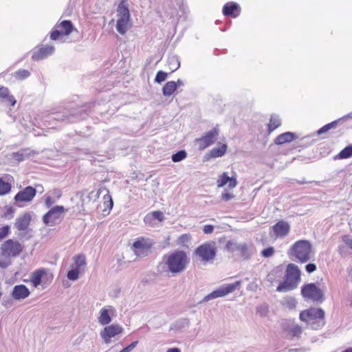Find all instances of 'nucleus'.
I'll list each match as a JSON object with an SVG mask.
<instances>
[{"label":"nucleus","mask_w":352,"mask_h":352,"mask_svg":"<svg viewBox=\"0 0 352 352\" xmlns=\"http://www.w3.org/2000/svg\"><path fill=\"white\" fill-rule=\"evenodd\" d=\"M124 329L122 326L113 324L105 327L100 332V336L106 344H109L111 342V338L122 333Z\"/></svg>","instance_id":"13"},{"label":"nucleus","mask_w":352,"mask_h":352,"mask_svg":"<svg viewBox=\"0 0 352 352\" xmlns=\"http://www.w3.org/2000/svg\"><path fill=\"white\" fill-rule=\"evenodd\" d=\"M216 133H207L201 138L197 139L196 142L199 150H204L209 146L212 145L215 141Z\"/></svg>","instance_id":"22"},{"label":"nucleus","mask_w":352,"mask_h":352,"mask_svg":"<svg viewBox=\"0 0 352 352\" xmlns=\"http://www.w3.org/2000/svg\"><path fill=\"white\" fill-rule=\"evenodd\" d=\"M348 118H351L352 119V111L351 113H349L348 115L342 117V118H340L337 120H334L330 123H328L327 124H325L324 126H323L322 127H321L320 129H318L316 132H318V133H324V132H327L329 130L331 129H335L336 126L340 122H343L344 120L348 119Z\"/></svg>","instance_id":"24"},{"label":"nucleus","mask_w":352,"mask_h":352,"mask_svg":"<svg viewBox=\"0 0 352 352\" xmlns=\"http://www.w3.org/2000/svg\"><path fill=\"white\" fill-rule=\"evenodd\" d=\"M296 138L295 133H280L275 140L276 144L290 142Z\"/></svg>","instance_id":"30"},{"label":"nucleus","mask_w":352,"mask_h":352,"mask_svg":"<svg viewBox=\"0 0 352 352\" xmlns=\"http://www.w3.org/2000/svg\"><path fill=\"white\" fill-rule=\"evenodd\" d=\"M227 184L230 188H234L237 185V181L235 177H229L226 173H223L217 179V185L219 188H221Z\"/></svg>","instance_id":"20"},{"label":"nucleus","mask_w":352,"mask_h":352,"mask_svg":"<svg viewBox=\"0 0 352 352\" xmlns=\"http://www.w3.org/2000/svg\"><path fill=\"white\" fill-rule=\"evenodd\" d=\"M53 278V274L50 272L49 270L40 268L31 274L30 281L34 287H37L40 285L45 287L52 281Z\"/></svg>","instance_id":"7"},{"label":"nucleus","mask_w":352,"mask_h":352,"mask_svg":"<svg viewBox=\"0 0 352 352\" xmlns=\"http://www.w3.org/2000/svg\"><path fill=\"white\" fill-rule=\"evenodd\" d=\"M138 344V341H134L119 352H131L137 346Z\"/></svg>","instance_id":"50"},{"label":"nucleus","mask_w":352,"mask_h":352,"mask_svg":"<svg viewBox=\"0 0 352 352\" xmlns=\"http://www.w3.org/2000/svg\"><path fill=\"white\" fill-rule=\"evenodd\" d=\"M240 281H236L234 283L229 284L225 287L219 288L217 290H214L210 294L206 296L204 298V300L208 301L218 297L225 296L226 295L233 292L237 287L240 286Z\"/></svg>","instance_id":"14"},{"label":"nucleus","mask_w":352,"mask_h":352,"mask_svg":"<svg viewBox=\"0 0 352 352\" xmlns=\"http://www.w3.org/2000/svg\"><path fill=\"white\" fill-rule=\"evenodd\" d=\"M36 195V190L32 186H27L18 192L14 200L18 207H23L24 204L31 202Z\"/></svg>","instance_id":"11"},{"label":"nucleus","mask_w":352,"mask_h":352,"mask_svg":"<svg viewBox=\"0 0 352 352\" xmlns=\"http://www.w3.org/2000/svg\"><path fill=\"white\" fill-rule=\"evenodd\" d=\"M175 83L176 85V88L177 89L179 87L184 85V82L181 79H178L177 81H175Z\"/></svg>","instance_id":"58"},{"label":"nucleus","mask_w":352,"mask_h":352,"mask_svg":"<svg viewBox=\"0 0 352 352\" xmlns=\"http://www.w3.org/2000/svg\"><path fill=\"white\" fill-rule=\"evenodd\" d=\"M168 76V74L166 72H164L163 71H158L156 74L155 78V82L161 84L162 82H164Z\"/></svg>","instance_id":"44"},{"label":"nucleus","mask_w":352,"mask_h":352,"mask_svg":"<svg viewBox=\"0 0 352 352\" xmlns=\"http://www.w3.org/2000/svg\"><path fill=\"white\" fill-rule=\"evenodd\" d=\"M302 333V327L298 324H296L287 329V338L289 340H293L294 338H300Z\"/></svg>","instance_id":"29"},{"label":"nucleus","mask_w":352,"mask_h":352,"mask_svg":"<svg viewBox=\"0 0 352 352\" xmlns=\"http://www.w3.org/2000/svg\"><path fill=\"white\" fill-rule=\"evenodd\" d=\"M60 28H56L53 30L50 33V38L53 41L57 40L61 35L64 34L63 31L59 30Z\"/></svg>","instance_id":"46"},{"label":"nucleus","mask_w":352,"mask_h":352,"mask_svg":"<svg viewBox=\"0 0 352 352\" xmlns=\"http://www.w3.org/2000/svg\"><path fill=\"white\" fill-rule=\"evenodd\" d=\"M154 242L151 239L142 236L134 241L132 249L137 256L145 257L148 254Z\"/></svg>","instance_id":"9"},{"label":"nucleus","mask_w":352,"mask_h":352,"mask_svg":"<svg viewBox=\"0 0 352 352\" xmlns=\"http://www.w3.org/2000/svg\"><path fill=\"white\" fill-rule=\"evenodd\" d=\"M118 19L130 20V12L125 1H122L117 9Z\"/></svg>","instance_id":"25"},{"label":"nucleus","mask_w":352,"mask_h":352,"mask_svg":"<svg viewBox=\"0 0 352 352\" xmlns=\"http://www.w3.org/2000/svg\"><path fill=\"white\" fill-rule=\"evenodd\" d=\"M214 230V226L212 225H206L203 228V231L205 234H210Z\"/></svg>","instance_id":"53"},{"label":"nucleus","mask_w":352,"mask_h":352,"mask_svg":"<svg viewBox=\"0 0 352 352\" xmlns=\"http://www.w3.org/2000/svg\"><path fill=\"white\" fill-rule=\"evenodd\" d=\"M183 3V0H176V4L177 6H179V7L181 6V5Z\"/></svg>","instance_id":"61"},{"label":"nucleus","mask_w":352,"mask_h":352,"mask_svg":"<svg viewBox=\"0 0 352 352\" xmlns=\"http://www.w3.org/2000/svg\"><path fill=\"white\" fill-rule=\"evenodd\" d=\"M274 249L273 247H270V248H265L264 250H263L261 251V255L263 256V257H265V258H269L270 256H272V255H274Z\"/></svg>","instance_id":"48"},{"label":"nucleus","mask_w":352,"mask_h":352,"mask_svg":"<svg viewBox=\"0 0 352 352\" xmlns=\"http://www.w3.org/2000/svg\"><path fill=\"white\" fill-rule=\"evenodd\" d=\"M10 232V227L8 225L0 228V240L6 237Z\"/></svg>","instance_id":"47"},{"label":"nucleus","mask_w":352,"mask_h":352,"mask_svg":"<svg viewBox=\"0 0 352 352\" xmlns=\"http://www.w3.org/2000/svg\"><path fill=\"white\" fill-rule=\"evenodd\" d=\"M103 200H104V208L102 210L103 212H109L112 207H113V200L111 199V195H106L103 197Z\"/></svg>","instance_id":"40"},{"label":"nucleus","mask_w":352,"mask_h":352,"mask_svg":"<svg viewBox=\"0 0 352 352\" xmlns=\"http://www.w3.org/2000/svg\"><path fill=\"white\" fill-rule=\"evenodd\" d=\"M15 155H16V156H18V158H17V160H22V159H21V158H20V155H19V154H18V153H16V154H15Z\"/></svg>","instance_id":"63"},{"label":"nucleus","mask_w":352,"mask_h":352,"mask_svg":"<svg viewBox=\"0 0 352 352\" xmlns=\"http://www.w3.org/2000/svg\"><path fill=\"white\" fill-rule=\"evenodd\" d=\"M23 250V246L16 240L8 239L0 247L1 254L6 258L16 257Z\"/></svg>","instance_id":"6"},{"label":"nucleus","mask_w":352,"mask_h":352,"mask_svg":"<svg viewBox=\"0 0 352 352\" xmlns=\"http://www.w3.org/2000/svg\"><path fill=\"white\" fill-rule=\"evenodd\" d=\"M352 156V146H348L342 149L337 155L336 158L346 159Z\"/></svg>","instance_id":"38"},{"label":"nucleus","mask_w":352,"mask_h":352,"mask_svg":"<svg viewBox=\"0 0 352 352\" xmlns=\"http://www.w3.org/2000/svg\"><path fill=\"white\" fill-rule=\"evenodd\" d=\"M164 219V217L163 212L160 210H156L147 214L145 216L144 221L145 223L150 224L153 219H157L160 222H162Z\"/></svg>","instance_id":"28"},{"label":"nucleus","mask_w":352,"mask_h":352,"mask_svg":"<svg viewBox=\"0 0 352 352\" xmlns=\"http://www.w3.org/2000/svg\"><path fill=\"white\" fill-rule=\"evenodd\" d=\"M300 270L296 265L288 264L285 270V280L279 284L276 291L285 292L296 289L300 281Z\"/></svg>","instance_id":"2"},{"label":"nucleus","mask_w":352,"mask_h":352,"mask_svg":"<svg viewBox=\"0 0 352 352\" xmlns=\"http://www.w3.org/2000/svg\"><path fill=\"white\" fill-rule=\"evenodd\" d=\"M0 98H7L12 106H14L16 100L13 96L9 95V89L7 87L0 85Z\"/></svg>","instance_id":"32"},{"label":"nucleus","mask_w":352,"mask_h":352,"mask_svg":"<svg viewBox=\"0 0 352 352\" xmlns=\"http://www.w3.org/2000/svg\"><path fill=\"white\" fill-rule=\"evenodd\" d=\"M226 247L228 252H234L237 251L239 252V256L243 260H248L250 258L251 254L248 246L245 243L237 244L230 241L226 243Z\"/></svg>","instance_id":"15"},{"label":"nucleus","mask_w":352,"mask_h":352,"mask_svg":"<svg viewBox=\"0 0 352 352\" xmlns=\"http://www.w3.org/2000/svg\"><path fill=\"white\" fill-rule=\"evenodd\" d=\"M54 201L52 197H50V196L46 197V198L45 199V204L47 208L51 207L52 206V204H54Z\"/></svg>","instance_id":"54"},{"label":"nucleus","mask_w":352,"mask_h":352,"mask_svg":"<svg viewBox=\"0 0 352 352\" xmlns=\"http://www.w3.org/2000/svg\"><path fill=\"white\" fill-rule=\"evenodd\" d=\"M80 270L78 269H72L68 271L67 277L70 280H76L78 278Z\"/></svg>","instance_id":"43"},{"label":"nucleus","mask_w":352,"mask_h":352,"mask_svg":"<svg viewBox=\"0 0 352 352\" xmlns=\"http://www.w3.org/2000/svg\"><path fill=\"white\" fill-rule=\"evenodd\" d=\"M301 294L304 298L316 302H322L324 300L322 291L314 283L304 285L301 288Z\"/></svg>","instance_id":"10"},{"label":"nucleus","mask_w":352,"mask_h":352,"mask_svg":"<svg viewBox=\"0 0 352 352\" xmlns=\"http://www.w3.org/2000/svg\"><path fill=\"white\" fill-rule=\"evenodd\" d=\"M281 124L280 120L277 115H272L268 124V132L276 130Z\"/></svg>","instance_id":"36"},{"label":"nucleus","mask_w":352,"mask_h":352,"mask_svg":"<svg viewBox=\"0 0 352 352\" xmlns=\"http://www.w3.org/2000/svg\"><path fill=\"white\" fill-rule=\"evenodd\" d=\"M227 150V145L225 144L219 145L217 148H213L212 150L209 151L207 154V158H217L223 156Z\"/></svg>","instance_id":"26"},{"label":"nucleus","mask_w":352,"mask_h":352,"mask_svg":"<svg viewBox=\"0 0 352 352\" xmlns=\"http://www.w3.org/2000/svg\"><path fill=\"white\" fill-rule=\"evenodd\" d=\"M15 155H16V156H18V158H17V160H22V159H21V158H20V155H19V154H18V153H16V154H15Z\"/></svg>","instance_id":"64"},{"label":"nucleus","mask_w":352,"mask_h":352,"mask_svg":"<svg viewBox=\"0 0 352 352\" xmlns=\"http://www.w3.org/2000/svg\"><path fill=\"white\" fill-rule=\"evenodd\" d=\"M342 352H352V346L351 347H349L347 349H346L345 350H344Z\"/></svg>","instance_id":"62"},{"label":"nucleus","mask_w":352,"mask_h":352,"mask_svg":"<svg viewBox=\"0 0 352 352\" xmlns=\"http://www.w3.org/2000/svg\"><path fill=\"white\" fill-rule=\"evenodd\" d=\"M167 13L169 14L170 17L172 18L177 14V11L176 8H170V10H168Z\"/></svg>","instance_id":"55"},{"label":"nucleus","mask_w":352,"mask_h":352,"mask_svg":"<svg viewBox=\"0 0 352 352\" xmlns=\"http://www.w3.org/2000/svg\"><path fill=\"white\" fill-rule=\"evenodd\" d=\"M166 352H181V351L178 348H170Z\"/></svg>","instance_id":"59"},{"label":"nucleus","mask_w":352,"mask_h":352,"mask_svg":"<svg viewBox=\"0 0 352 352\" xmlns=\"http://www.w3.org/2000/svg\"><path fill=\"white\" fill-rule=\"evenodd\" d=\"M114 311V309L111 306L102 308L98 317V322L100 324L106 325L110 323L111 321L110 314L113 313Z\"/></svg>","instance_id":"23"},{"label":"nucleus","mask_w":352,"mask_h":352,"mask_svg":"<svg viewBox=\"0 0 352 352\" xmlns=\"http://www.w3.org/2000/svg\"><path fill=\"white\" fill-rule=\"evenodd\" d=\"M177 90L175 81L167 82L162 88V94L166 97L170 96Z\"/></svg>","instance_id":"31"},{"label":"nucleus","mask_w":352,"mask_h":352,"mask_svg":"<svg viewBox=\"0 0 352 352\" xmlns=\"http://www.w3.org/2000/svg\"><path fill=\"white\" fill-rule=\"evenodd\" d=\"M31 219L30 214L25 212L16 219L14 226L19 231H26L28 229Z\"/></svg>","instance_id":"19"},{"label":"nucleus","mask_w":352,"mask_h":352,"mask_svg":"<svg viewBox=\"0 0 352 352\" xmlns=\"http://www.w3.org/2000/svg\"><path fill=\"white\" fill-rule=\"evenodd\" d=\"M11 188V184L6 182L2 177H0V195H4L9 193Z\"/></svg>","instance_id":"37"},{"label":"nucleus","mask_w":352,"mask_h":352,"mask_svg":"<svg viewBox=\"0 0 352 352\" xmlns=\"http://www.w3.org/2000/svg\"><path fill=\"white\" fill-rule=\"evenodd\" d=\"M288 254L297 261L305 263L311 259L313 254L312 245L307 240H298L292 245Z\"/></svg>","instance_id":"3"},{"label":"nucleus","mask_w":352,"mask_h":352,"mask_svg":"<svg viewBox=\"0 0 352 352\" xmlns=\"http://www.w3.org/2000/svg\"><path fill=\"white\" fill-rule=\"evenodd\" d=\"M129 20L118 19L116 23V30L122 35L125 34L128 30Z\"/></svg>","instance_id":"33"},{"label":"nucleus","mask_w":352,"mask_h":352,"mask_svg":"<svg viewBox=\"0 0 352 352\" xmlns=\"http://www.w3.org/2000/svg\"><path fill=\"white\" fill-rule=\"evenodd\" d=\"M299 318L309 324L313 329H318L324 325V311L321 308L311 307L302 311Z\"/></svg>","instance_id":"4"},{"label":"nucleus","mask_w":352,"mask_h":352,"mask_svg":"<svg viewBox=\"0 0 352 352\" xmlns=\"http://www.w3.org/2000/svg\"><path fill=\"white\" fill-rule=\"evenodd\" d=\"M348 275L351 278V280L352 282V266L348 270Z\"/></svg>","instance_id":"60"},{"label":"nucleus","mask_w":352,"mask_h":352,"mask_svg":"<svg viewBox=\"0 0 352 352\" xmlns=\"http://www.w3.org/2000/svg\"><path fill=\"white\" fill-rule=\"evenodd\" d=\"M283 305L289 309H292L296 307V301L294 298L289 297L285 298Z\"/></svg>","instance_id":"42"},{"label":"nucleus","mask_w":352,"mask_h":352,"mask_svg":"<svg viewBox=\"0 0 352 352\" xmlns=\"http://www.w3.org/2000/svg\"><path fill=\"white\" fill-rule=\"evenodd\" d=\"M167 64L171 72L178 69L180 67V61L177 56H171L168 57Z\"/></svg>","instance_id":"34"},{"label":"nucleus","mask_w":352,"mask_h":352,"mask_svg":"<svg viewBox=\"0 0 352 352\" xmlns=\"http://www.w3.org/2000/svg\"><path fill=\"white\" fill-rule=\"evenodd\" d=\"M10 264V261H6L2 259H0V267L1 268H6Z\"/></svg>","instance_id":"56"},{"label":"nucleus","mask_w":352,"mask_h":352,"mask_svg":"<svg viewBox=\"0 0 352 352\" xmlns=\"http://www.w3.org/2000/svg\"><path fill=\"white\" fill-rule=\"evenodd\" d=\"M316 265L314 263H308L305 266V270L308 273L314 272L316 270Z\"/></svg>","instance_id":"51"},{"label":"nucleus","mask_w":352,"mask_h":352,"mask_svg":"<svg viewBox=\"0 0 352 352\" xmlns=\"http://www.w3.org/2000/svg\"><path fill=\"white\" fill-rule=\"evenodd\" d=\"M234 195L230 192H223L221 195V198L224 201H228L234 198Z\"/></svg>","instance_id":"52"},{"label":"nucleus","mask_w":352,"mask_h":352,"mask_svg":"<svg viewBox=\"0 0 352 352\" xmlns=\"http://www.w3.org/2000/svg\"><path fill=\"white\" fill-rule=\"evenodd\" d=\"M290 230L289 224L284 221H279L272 226V231L276 238L286 236Z\"/></svg>","instance_id":"16"},{"label":"nucleus","mask_w":352,"mask_h":352,"mask_svg":"<svg viewBox=\"0 0 352 352\" xmlns=\"http://www.w3.org/2000/svg\"><path fill=\"white\" fill-rule=\"evenodd\" d=\"M13 76L18 80H24L30 76V72L27 69H21L15 72Z\"/></svg>","instance_id":"39"},{"label":"nucleus","mask_w":352,"mask_h":352,"mask_svg":"<svg viewBox=\"0 0 352 352\" xmlns=\"http://www.w3.org/2000/svg\"><path fill=\"white\" fill-rule=\"evenodd\" d=\"M277 274H278V270H277L272 271L271 273H270L267 275L268 280H270V281H272L273 276H274Z\"/></svg>","instance_id":"57"},{"label":"nucleus","mask_w":352,"mask_h":352,"mask_svg":"<svg viewBox=\"0 0 352 352\" xmlns=\"http://www.w3.org/2000/svg\"><path fill=\"white\" fill-rule=\"evenodd\" d=\"M95 107V104H86L76 107L74 103H69L65 107H59L57 110L49 116L50 119L65 123L76 122L85 119Z\"/></svg>","instance_id":"1"},{"label":"nucleus","mask_w":352,"mask_h":352,"mask_svg":"<svg viewBox=\"0 0 352 352\" xmlns=\"http://www.w3.org/2000/svg\"><path fill=\"white\" fill-rule=\"evenodd\" d=\"M189 262L186 254L180 250L175 251L167 257L166 265L173 274L180 273L184 271Z\"/></svg>","instance_id":"5"},{"label":"nucleus","mask_w":352,"mask_h":352,"mask_svg":"<svg viewBox=\"0 0 352 352\" xmlns=\"http://www.w3.org/2000/svg\"><path fill=\"white\" fill-rule=\"evenodd\" d=\"M222 12L225 16L235 18L240 14L241 8L237 3L234 1L228 2L223 6Z\"/></svg>","instance_id":"18"},{"label":"nucleus","mask_w":352,"mask_h":352,"mask_svg":"<svg viewBox=\"0 0 352 352\" xmlns=\"http://www.w3.org/2000/svg\"><path fill=\"white\" fill-rule=\"evenodd\" d=\"M54 47L52 45H45L34 51L32 54V58L34 60H40L47 58L52 55L54 52Z\"/></svg>","instance_id":"17"},{"label":"nucleus","mask_w":352,"mask_h":352,"mask_svg":"<svg viewBox=\"0 0 352 352\" xmlns=\"http://www.w3.org/2000/svg\"><path fill=\"white\" fill-rule=\"evenodd\" d=\"M342 239L346 246L352 250V237L349 235H344Z\"/></svg>","instance_id":"49"},{"label":"nucleus","mask_w":352,"mask_h":352,"mask_svg":"<svg viewBox=\"0 0 352 352\" xmlns=\"http://www.w3.org/2000/svg\"><path fill=\"white\" fill-rule=\"evenodd\" d=\"M191 236L190 234H184L178 238V243L182 245H186L190 241Z\"/></svg>","instance_id":"45"},{"label":"nucleus","mask_w":352,"mask_h":352,"mask_svg":"<svg viewBox=\"0 0 352 352\" xmlns=\"http://www.w3.org/2000/svg\"><path fill=\"white\" fill-rule=\"evenodd\" d=\"M67 210L63 206H56L51 208L43 217V221L45 225L53 226L61 219L62 215Z\"/></svg>","instance_id":"12"},{"label":"nucleus","mask_w":352,"mask_h":352,"mask_svg":"<svg viewBox=\"0 0 352 352\" xmlns=\"http://www.w3.org/2000/svg\"><path fill=\"white\" fill-rule=\"evenodd\" d=\"M187 156L185 151H179L172 155V160L174 162H179L184 160Z\"/></svg>","instance_id":"41"},{"label":"nucleus","mask_w":352,"mask_h":352,"mask_svg":"<svg viewBox=\"0 0 352 352\" xmlns=\"http://www.w3.org/2000/svg\"><path fill=\"white\" fill-rule=\"evenodd\" d=\"M195 253L204 262H209L214 260L217 254L215 243L212 241L200 245L196 248Z\"/></svg>","instance_id":"8"},{"label":"nucleus","mask_w":352,"mask_h":352,"mask_svg":"<svg viewBox=\"0 0 352 352\" xmlns=\"http://www.w3.org/2000/svg\"><path fill=\"white\" fill-rule=\"evenodd\" d=\"M29 289L24 285H18L14 287L12 296L16 300L25 299L29 296Z\"/></svg>","instance_id":"21"},{"label":"nucleus","mask_w":352,"mask_h":352,"mask_svg":"<svg viewBox=\"0 0 352 352\" xmlns=\"http://www.w3.org/2000/svg\"><path fill=\"white\" fill-rule=\"evenodd\" d=\"M74 262L75 269H78L80 271V268L86 265V258L84 254H80L73 257Z\"/></svg>","instance_id":"35"},{"label":"nucleus","mask_w":352,"mask_h":352,"mask_svg":"<svg viewBox=\"0 0 352 352\" xmlns=\"http://www.w3.org/2000/svg\"><path fill=\"white\" fill-rule=\"evenodd\" d=\"M56 28H60L65 35H69L73 31L74 27L72 22L69 20H64L60 23L56 25Z\"/></svg>","instance_id":"27"}]
</instances>
